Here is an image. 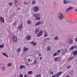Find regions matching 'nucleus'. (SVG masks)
Masks as SVG:
<instances>
[{
    "label": "nucleus",
    "mask_w": 77,
    "mask_h": 77,
    "mask_svg": "<svg viewBox=\"0 0 77 77\" xmlns=\"http://www.w3.org/2000/svg\"><path fill=\"white\" fill-rule=\"evenodd\" d=\"M33 15L34 17H35V20H41V18L39 17L40 15V14H34Z\"/></svg>",
    "instance_id": "obj_1"
},
{
    "label": "nucleus",
    "mask_w": 77,
    "mask_h": 77,
    "mask_svg": "<svg viewBox=\"0 0 77 77\" xmlns=\"http://www.w3.org/2000/svg\"><path fill=\"white\" fill-rule=\"evenodd\" d=\"M58 15L59 16L58 17V19L60 20H62L64 18V16L61 13H59L58 14Z\"/></svg>",
    "instance_id": "obj_2"
},
{
    "label": "nucleus",
    "mask_w": 77,
    "mask_h": 77,
    "mask_svg": "<svg viewBox=\"0 0 77 77\" xmlns=\"http://www.w3.org/2000/svg\"><path fill=\"white\" fill-rule=\"evenodd\" d=\"M34 12H38L39 10V8L37 6H35L34 7Z\"/></svg>",
    "instance_id": "obj_3"
},
{
    "label": "nucleus",
    "mask_w": 77,
    "mask_h": 77,
    "mask_svg": "<svg viewBox=\"0 0 77 77\" xmlns=\"http://www.w3.org/2000/svg\"><path fill=\"white\" fill-rule=\"evenodd\" d=\"M43 34V31H41L37 35V37H40L42 36Z\"/></svg>",
    "instance_id": "obj_4"
},
{
    "label": "nucleus",
    "mask_w": 77,
    "mask_h": 77,
    "mask_svg": "<svg viewBox=\"0 0 77 77\" xmlns=\"http://www.w3.org/2000/svg\"><path fill=\"white\" fill-rule=\"evenodd\" d=\"M13 39L14 42H16L17 41V37L15 36H13Z\"/></svg>",
    "instance_id": "obj_5"
},
{
    "label": "nucleus",
    "mask_w": 77,
    "mask_h": 77,
    "mask_svg": "<svg viewBox=\"0 0 77 77\" xmlns=\"http://www.w3.org/2000/svg\"><path fill=\"white\" fill-rule=\"evenodd\" d=\"M73 8V7L71 6H70L69 8H67L66 9V12H67L69 11V10H71V9H72Z\"/></svg>",
    "instance_id": "obj_6"
},
{
    "label": "nucleus",
    "mask_w": 77,
    "mask_h": 77,
    "mask_svg": "<svg viewBox=\"0 0 77 77\" xmlns=\"http://www.w3.org/2000/svg\"><path fill=\"white\" fill-rule=\"evenodd\" d=\"M63 73V72H59L57 74L56 77H59V76H60V75H61Z\"/></svg>",
    "instance_id": "obj_7"
},
{
    "label": "nucleus",
    "mask_w": 77,
    "mask_h": 77,
    "mask_svg": "<svg viewBox=\"0 0 77 77\" xmlns=\"http://www.w3.org/2000/svg\"><path fill=\"white\" fill-rule=\"evenodd\" d=\"M23 25L20 24L19 26L17 27V29H18V30H21V29L23 28Z\"/></svg>",
    "instance_id": "obj_8"
},
{
    "label": "nucleus",
    "mask_w": 77,
    "mask_h": 77,
    "mask_svg": "<svg viewBox=\"0 0 77 77\" xmlns=\"http://www.w3.org/2000/svg\"><path fill=\"white\" fill-rule=\"evenodd\" d=\"M77 51H74L72 53V54H74V56H76V55H77Z\"/></svg>",
    "instance_id": "obj_9"
},
{
    "label": "nucleus",
    "mask_w": 77,
    "mask_h": 77,
    "mask_svg": "<svg viewBox=\"0 0 77 77\" xmlns=\"http://www.w3.org/2000/svg\"><path fill=\"white\" fill-rule=\"evenodd\" d=\"M31 39V37H30V35H28L26 38V39L27 41H29L30 39Z\"/></svg>",
    "instance_id": "obj_10"
},
{
    "label": "nucleus",
    "mask_w": 77,
    "mask_h": 77,
    "mask_svg": "<svg viewBox=\"0 0 77 77\" xmlns=\"http://www.w3.org/2000/svg\"><path fill=\"white\" fill-rule=\"evenodd\" d=\"M42 23L41 22H37L36 24H35V26H39V25H40Z\"/></svg>",
    "instance_id": "obj_11"
},
{
    "label": "nucleus",
    "mask_w": 77,
    "mask_h": 77,
    "mask_svg": "<svg viewBox=\"0 0 77 77\" xmlns=\"http://www.w3.org/2000/svg\"><path fill=\"white\" fill-rule=\"evenodd\" d=\"M68 3V1L67 0H63V4L64 5H65L67 4Z\"/></svg>",
    "instance_id": "obj_12"
},
{
    "label": "nucleus",
    "mask_w": 77,
    "mask_h": 77,
    "mask_svg": "<svg viewBox=\"0 0 77 77\" xmlns=\"http://www.w3.org/2000/svg\"><path fill=\"white\" fill-rule=\"evenodd\" d=\"M68 42L70 44H72V43L73 42V40L72 39H70L68 40Z\"/></svg>",
    "instance_id": "obj_13"
},
{
    "label": "nucleus",
    "mask_w": 77,
    "mask_h": 77,
    "mask_svg": "<svg viewBox=\"0 0 77 77\" xmlns=\"http://www.w3.org/2000/svg\"><path fill=\"white\" fill-rule=\"evenodd\" d=\"M20 69H23V68H26V66L25 65L23 66V65H21L20 66Z\"/></svg>",
    "instance_id": "obj_14"
},
{
    "label": "nucleus",
    "mask_w": 77,
    "mask_h": 77,
    "mask_svg": "<svg viewBox=\"0 0 77 77\" xmlns=\"http://www.w3.org/2000/svg\"><path fill=\"white\" fill-rule=\"evenodd\" d=\"M0 20L2 23H4L5 22V20H4V18L2 17H0Z\"/></svg>",
    "instance_id": "obj_15"
},
{
    "label": "nucleus",
    "mask_w": 77,
    "mask_h": 77,
    "mask_svg": "<svg viewBox=\"0 0 77 77\" xmlns=\"http://www.w3.org/2000/svg\"><path fill=\"white\" fill-rule=\"evenodd\" d=\"M33 74V71H29L28 73V75H29L30 74Z\"/></svg>",
    "instance_id": "obj_16"
},
{
    "label": "nucleus",
    "mask_w": 77,
    "mask_h": 77,
    "mask_svg": "<svg viewBox=\"0 0 77 77\" xmlns=\"http://www.w3.org/2000/svg\"><path fill=\"white\" fill-rule=\"evenodd\" d=\"M28 49H29V48H23V50L25 51H27V50H28Z\"/></svg>",
    "instance_id": "obj_17"
},
{
    "label": "nucleus",
    "mask_w": 77,
    "mask_h": 77,
    "mask_svg": "<svg viewBox=\"0 0 77 77\" xmlns=\"http://www.w3.org/2000/svg\"><path fill=\"white\" fill-rule=\"evenodd\" d=\"M54 62H57V60H58V57H56L54 58Z\"/></svg>",
    "instance_id": "obj_18"
},
{
    "label": "nucleus",
    "mask_w": 77,
    "mask_h": 77,
    "mask_svg": "<svg viewBox=\"0 0 77 77\" xmlns=\"http://www.w3.org/2000/svg\"><path fill=\"white\" fill-rule=\"evenodd\" d=\"M31 44H32L33 45H36V43L33 42H31Z\"/></svg>",
    "instance_id": "obj_19"
},
{
    "label": "nucleus",
    "mask_w": 77,
    "mask_h": 77,
    "mask_svg": "<svg viewBox=\"0 0 77 77\" xmlns=\"http://www.w3.org/2000/svg\"><path fill=\"white\" fill-rule=\"evenodd\" d=\"M5 69H6L5 67H3L2 68V71H5Z\"/></svg>",
    "instance_id": "obj_20"
},
{
    "label": "nucleus",
    "mask_w": 77,
    "mask_h": 77,
    "mask_svg": "<svg viewBox=\"0 0 77 77\" xmlns=\"http://www.w3.org/2000/svg\"><path fill=\"white\" fill-rule=\"evenodd\" d=\"M36 63H37V60H35L33 62V64H36Z\"/></svg>",
    "instance_id": "obj_21"
},
{
    "label": "nucleus",
    "mask_w": 77,
    "mask_h": 77,
    "mask_svg": "<svg viewBox=\"0 0 77 77\" xmlns=\"http://www.w3.org/2000/svg\"><path fill=\"white\" fill-rule=\"evenodd\" d=\"M39 31V29H36L35 30V34H36Z\"/></svg>",
    "instance_id": "obj_22"
},
{
    "label": "nucleus",
    "mask_w": 77,
    "mask_h": 77,
    "mask_svg": "<svg viewBox=\"0 0 77 77\" xmlns=\"http://www.w3.org/2000/svg\"><path fill=\"white\" fill-rule=\"evenodd\" d=\"M50 46L48 47L47 48V50L48 51H50Z\"/></svg>",
    "instance_id": "obj_23"
},
{
    "label": "nucleus",
    "mask_w": 77,
    "mask_h": 77,
    "mask_svg": "<svg viewBox=\"0 0 77 77\" xmlns=\"http://www.w3.org/2000/svg\"><path fill=\"white\" fill-rule=\"evenodd\" d=\"M74 49V48L73 47V46H72L69 49V51H71V50H72Z\"/></svg>",
    "instance_id": "obj_24"
},
{
    "label": "nucleus",
    "mask_w": 77,
    "mask_h": 77,
    "mask_svg": "<svg viewBox=\"0 0 77 77\" xmlns=\"http://www.w3.org/2000/svg\"><path fill=\"white\" fill-rule=\"evenodd\" d=\"M27 22L28 24H30L32 23L31 21H30V20H28Z\"/></svg>",
    "instance_id": "obj_25"
},
{
    "label": "nucleus",
    "mask_w": 77,
    "mask_h": 77,
    "mask_svg": "<svg viewBox=\"0 0 77 77\" xmlns=\"http://www.w3.org/2000/svg\"><path fill=\"white\" fill-rule=\"evenodd\" d=\"M44 36L45 37H47L48 36V34L47 32H46L44 34Z\"/></svg>",
    "instance_id": "obj_26"
},
{
    "label": "nucleus",
    "mask_w": 77,
    "mask_h": 77,
    "mask_svg": "<svg viewBox=\"0 0 77 77\" xmlns=\"http://www.w3.org/2000/svg\"><path fill=\"white\" fill-rule=\"evenodd\" d=\"M12 4L13 3L11 2H9L8 3V5H9V6H11L12 5Z\"/></svg>",
    "instance_id": "obj_27"
},
{
    "label": "nucleus",
    "mask_w": 77,
    "mask_h": 77,
    "mask_svg": "<svg viewBox=\"0 0 77 77\" xmlns=\"http://www.w3.org/2000/svg\"><path fill=\"white\" fill-rule=\"evenodd\" d=\"M17 2H18V0H14V3L15 5H16V4H17Z\"/></svg>",
    "instance_id": "obj_28"
},
{
    "label": "nucleus",
    "mask_w": 77,
    "mask_h": 77,
    "mask_svg": "<svg viewBox=\"0 0 77 77\" xmlns=\"http://www.w3.org/2000/svg\"><path fill=\"white\" fill-rule=\"evenodd\" d=\"M70 24H74V23H75V21H70Z\"/></svg>",
    "instance_id": "obj_29"
},
{
    "label": "nucleus",
    "mask_w": 77,
    "mask_h": 77,
    "mask_svg": "<svg viewBox=\"0 0 77 77\" xmlns=\"http://www.w3.org/2000/svg\"><path fill=\"white\" fill-rule=\"evenodd\" d=\"M12 65V63H9L7 65L8 66H11Z\"/></svg>",
    "instance_id": "obj_30"
},
{
    "label": "nucleus",
    "mask_w": 77,
    "mask_h": 77,
    "mask_svg": "<svg viewBox=\"0 0 77 77\" xmlns=\"http://www.w3.org/2000/svg\"><path fill=\"white\" fill-rule=\"evenodd\" d=\"M54 39L55 40H58V37H57V36H56L54 38Z\"/></svg>",
    "instance_id": "obj_31"
},
{
    "label": "nucleus",
    "mask_w": 77,
    "mask_h": 77,
    "mask_svg": "<svg viewBox=\"0 0 77 77\" xmlns=\"http://www.w3.org/2000/svg\"><path fill=\"white\" fill-rule=\"evenodd\" d=\"M41 74H39L37 75L36 76V77H41Z\"/></svg>",
    "instance_id": "obj_32"
},
{
    "label": "nucleus",
    "mask_w": 77,
    "mask_h": 77,
    "mask_svg": "<svg viewBox=\"0 0 77 77\" xmlns=\"http://www.w3.org/2000/svg\"><path fill=\"white\" fill-rule=\"evenodd\" d=\"M17 51H18V53H20V51H21V49L19 48L17 49Z\"/></svg>",
    "instance_id": "obj_33"
},
{
    "label": "nucleus",
    "mask_w": 77,
    "mask_h": 77,
    "mask_svg": "<svg viewBox=\"0 0 77 77\" xmlns=\"http://www.w3.org/2000/svg\"><path fill=\"white\" fill-rule=\"evenodd\" d=\"M61 51V50H59L57 51V53H60Z\"/></svg>",
    "instance_id": "obj_34"
},
{
    "label": "nucleus",
    "mask_w": 77,
    "mask_h": 77,
    "mask_svg": "<svg viewBox=\"0 0 77 77\" xmlns=\"http://www.w3.org/2000/svg\"><path fill=\"white\" fill-rule=\"evenodd\" d=\"M73 59V57H71L68 59V60H71V59Z\"/></svg>",
    "instance_id": "obj_35"
},
{
    "label": "nucleus",
    "mask_w": 77,
    "mask_h": 77,
    "mask_svg": "<svg viewBox=\"0 0 77 77\" xmlns=\"http://www.w3.org/2000/svg\"><path fill=\"white\" fill-rule=\"evenodd\" d=\"M57 54H57V53H55L54 54V56H56V55H57Z\"/></svg>",
    "instance_id": "obj_36"
},
{
    "label": "nucleus",
    "mask_w": 77,
    "mask_h": 77,
    "mask_svg": "<svg viewBox=\"0 0 77 77\" xmlns=\"http://www.w3.org/2000/svg\"><path fill=\"white\" fill-rule=\"evenodd\" d=\"M3 47H4V45H0V48H3Z\"/></svg>",
    "instance_id": "obj_37"
},
{
    "label": "nucleus",
    "mask_w": 77,
    "mask_h": 77,
    "mask_svg": "<svg viewBox=\"0 0 77 77\" xmlns=\"http://www.w3.org/2000/svg\"><path fill=\"white\" fill-rule=\"evenodd\" d=\"M19 77H23V74H21L19 75Z\"/></svg>",
    "instance_id": "obj_38"
},
{
    "label": "nucleus",
    "mask_w": 77,
    "mask_h": 77,
    "mask_svg": "<svg viewBox=\"0 0 77 77\" xmlns=\"http://www.w3.org/2000/svg\"><path fill=\"white\" fill-rule=\"evenodd\" d=\"M35 3H36V1H33L32 2V4H33V5H34V4H35Z\"/></svg>",
    "instance_id": "obj_39"
},
{
    "label": "nucleus",
    "mask_w": 77,
    "mask_h": 77,
    "mask_svg": "<svg viewBox=\"0 0 77 77\" xmlns=\"http://www.w3.org/2000/svg\"><path fill=\"white\" fill-rule=\"evenodd\" d=\"M72 47H73V49L76 48H77V46H73Z\"/></svg>",
    "instance_id": "obj_40"
},
{
    "label": "nucleus",
    "mask_w": 77,
    "mask_h": 77,
    "mask_svg": "<svg viewBox=\"0 0 77 77\" xmlns=\"http://www.w3.org/2000/svg\"><path fill=\"white\" fill-rule=\"evenodd\" d=\"M71 66L70 65L67 66V68H71Z\"/></svg>",
    "instance_id": "obj_41"
},
{
    "label": "nucleus",
    "mask_w": 77,
    "mask_h": 77,
    "mask_svg": "<svg viewBox=\"0 0 77 77\" xmlns=\"http://www.w3.org/2000/svg\"><path fill=\"white\" fill-rule=\"evenodd\" d=\"M50 73L51 74H54V73H53V72H50Z\"/></svg>",
    "instance_id": "obj_42"
},
{
    "label": "nucleus",
    "mask_w": 77,
    "mask_h": 77,
    "mask_svg": "<svg viewBox=\"0 0 77 77\" xmlns=\"http://www.w3.org/2000/svg\"><path fill=\"white\" fill-rule=\"evenodd\" d=\"M66 77H69V75L68 74H67L66 76Z\"/></svg>",
    "instance_id": "obj_43"
},
{
    "label": "nucleus",
    "mask_w": 77,
    "mask_h": 77,
    "mask_svg": "<svg viewBox=\"0 0 77 77\" xmlns=\"http://www.w3.org/2000/svg\"><path fill=\"white\" fill-rule=\"evenodd\" d=\"M50 38H46L47 40H50Z\"/></svg>",
    "instance_id": "obj_44"
},
{
    "label": "nucleus",
    "mask_w": 77,
    "mask_h": 77,
    "mask_svg": "<svg viewBox=\"0 0 77 77\" xmlns=\"http://www.w3.org/2000/svg\"><path fill=\"white\" fill-rule=\"evenodd\" d=\"M20 9H21V8H20L19 7L18 8V11L20 10Z\"/></svg>",
    "instance_id": "obj_45"
},
{
    "label": "nucleus",
    "mask_w": 77,
    "mask_h": 77,
    "mask_svg": "<svg viewBox=\"0 0 77 77\" xmlns=\"http://www.w3.org/2000/svg\"><path fill=\"white\" fill-rule=\"evenodd\" d=\"M2 54L4 56H5L6 54L5 53H3Z\"/></svg>",
    "instance_id": "obj_46"
},
{
    "label": "nucleus",
    "mask_w": 77,
    "mask_h": 77,
    "mask_svg": "<svg viewBox=\"0 0 77 77\" xmlns=\"http://www.w3.org/2000/svg\"><path fill=\"white\" fill-rule=\"evenodd\" d=\"M23 4H24V5H27V3H26V2H24V3H23Z\"/></svg>",
    "instance_id": "obj_47"
},
{
    "label": "nucleus",
    "mask_w": 77,
    "mask_h": 77,
    "mask_svg": "<svg viewBox=\"0 0 77 77\" xmlns=\"http://www.w3.org/2000/svg\"><path fill=\"white\" fill-rule=\"evenodd\" d=\"M5 56H6V57H8V55L7 54H6Z\"/></svg>",
    "instance_id": "obj_48"
},
{
    "label": "nucleus",
    "mask_w": 77,
    "mask_h": 77,
    "mask_svg": "<svg viewBox=\"0 0 77 77\" xmlns=\"http://www.w3.org/2000/svg\"><path fill=\"white\" fill-rule=\"evenodd\" d=\"M51 77H56V75H53Z\"/></svg>",
    "instance_id": "obj_49"
},
{
    "label": "nucleus",
    "mask_w": 77,
    "mask_h": 77,
    "mask_svg": "<svg viewBox=\"0 0 77 77\" xmlns=\"http://www.w3.org/2000/svg\"><path fill=\"white\" fill-rule=\"evenodd\" d=\"M38 56H41V54H39Z\"/></svg>",
    "instance_id": "obj_50"
},
{
    "label": "nucleus",
    "mask_w": 77,
    "mask_h": 77,
    "mask_svg": "<svg viewBox=\"0 0 77 77\" xmlns=\"http://www.w3.org/2000/svg\"><path fill=\"white\" fill-rule=\"evenodd\" d=\"M24 77H27V75H26L24 76Z\"/></svg>",
    "instance_id": "obj_51"
},
{
    "label": "nucleus",
    "mask_w": 77,
    "mask_h": 77,
    "mask_svg": "<svg viewBox=\"0 0 77 77\" xmlns=\"http://www.w3.org/2000/svg\"><path fill=\"white\" fill-rule=\"evenodd\" d=\"M40 60H41L42 59V57H40Z\"/></svg>",
    "instance_id": "obj_52"
},
{
    "label": "nucleus",
    "mask_w": 77,
    "mask_h": 77,
    "mask_svg": "<svg viewBox=\"0 0 77 77\" xmlns=\"http://www.w3.org/2000/svg\"><path fill=\"white\" fill-rule=\"evenodd\" d=\"M44 33H46V31H44Z\"/></svg>",
    "instance_id": "obj_53"
},
{
    "label": "nucleus",
    "mask_w": 77,
    "mask_h": 77,
    "mask_svg": "<svg viewBox=\"0 0 77 77\" xmlns=\"http://www.w3.org/2000/svg\"><path fill=\"white\" fill-rule=\"evenodd\" d=\"M75 11L77 12V9H76L75 10Z\"/></svg>",
    "instance_id": "obj_54"
},
{
    "label": "nucleus",
    "mask_w": 77,
    "mask_h": 77,
    "mask_svg": "<svg viewBox=\"0 0 77 77\" xmlns=\"http://www.w3.org/2000/svg\"><path fill=\"white\" fill-rule=\"evenodd\" d=\"M30 59H28V61H29V62H30Z\"/></svg>",
    "instance_id": "obj_55"
},
{
    "label": "nucleus",
    "mask_w": 77,
    "mask_h": 77,
    "mask_svg": "<svg viewBox=\"0 0 77 77\" xmlns=\"http://www.w3.org/2000/svg\"><path fill=\"white\" fill-rule=\"evenodd\" d=\"M69 3H71V2H68Z\"/></svg>",
    "instance_id": "obj_56"
},
{
    "label": "nucleus",
    "mask_w": 77,
    "mask_h": 77,
    "mask_svg": "<svg viewBox=\"0 0 77 77\" xmlns=\"http://www.w3.org/2000/svg\"><path fill=\"white\" fill-rule=\"evenodd\" d=\"M15 6H16V7L17 6V5H15Z\"/></svg>",
    "instance_id": "obj_57"
}]
</instances>
